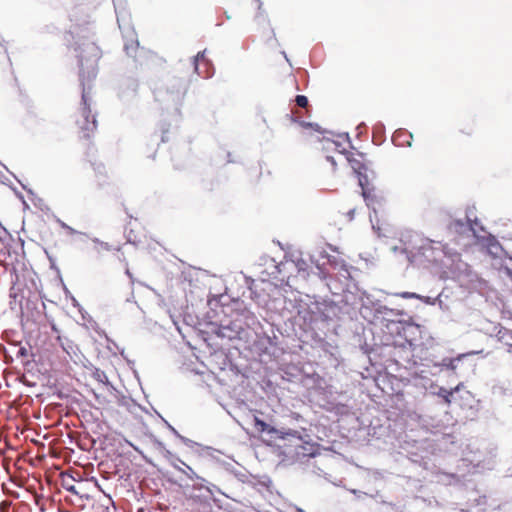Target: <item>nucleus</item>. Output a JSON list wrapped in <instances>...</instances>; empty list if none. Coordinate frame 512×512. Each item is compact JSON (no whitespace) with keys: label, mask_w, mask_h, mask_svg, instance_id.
<instances>
[{"label":"nucleus","mask_w":512,"mask_h":512,"mask_svg":"<svg viewBox=\"0 0 512 512\" xmlns=\"http://www.w3.org/2000/svg\"><path fill=\"white\" fill-rule=\"evenodd\" d=\"M448 227L450 230L454 229L455 231L460 232L465 228V224L461 220H453L450 222Z\"/></svg>","instance_id":"nucleus-5"},{"label":"nucleus","mask_w":512,"mask_h":512,"mask_svg":"<svg viewBox=\"0 0 512 512\" xmlns=\"http://www.w3.org/2000/svg\"><path fill=\"white\" fill-rule=\"evenodd\" d=\"M11 502L8 500L2 501L0 504V512H9Z\"/></svg>","instance_id":"nucleus-11"},{"label":"nucleus","mask_w":512,"mask_h":512,"mask_svg":"<svg viewBox=\"0 0 512 512\" xmlns=\"http://www.w3.org/2000/svg\"><path fill=\"white\" fill-rule=\"evenodd\" d=\"M460 133L470 136L472 134V129H461Z\"/></svg>","instance_id":"nucleus-15"},{"label":"nucleus","mask_w":512,"mask_h":512,"mask_svg":"<svg viewBox=\"0 0 512 512\" xmlns=\"http://www.w3.org/2000/svg\"><path fill=\"white\" fill-rule=\"evenodd\" d=\"M402 136H408L410 139L412 138L411 134H407L405 131H396L393 135V141L396 143V145H403L402 143H399L398 140Z\"/></svg>","instance_id":"nucleus-9"},{"label":"nucleus","mask_w":512,"mask_h":512,"mask_svg":"<svg viewBox=\"0 0 512 512\" xmlns=\"http://www.w3.org/2000/svg\"><path fill=\"white\" fill-rule=\"evenodd\" d=\"M347 160L353 169V171L360 177H366V172L368 170V162L366 160V156L362 152H354L350 153L347 157Z\"/></svg>","instance_id":"nucleus-2"},{"label":"nucleus","mask_w":512,"mask_h":512,"mask_svg":"<svg viewBox=\"0 0 512 512\" xmlns=\"http://www.w3.org/2000/svg\"><path fill=\"white\" fill-rule=\"evenodd\" d=\"M401 296H402L403 298H413V297H415L416 295H415L414 293L404 292V293H402V294H401Z\"/></svg>","instance_id":"nucleus-14"},{"label":"nucleus","mask_w":512,"mask_h":512,"mask_svg":"<svg viewBox=\"0 0 512 512\" xmlns=\"http://www.w3.org/2000/svg\"><path fill=\"white\" fill-rule=\"evenodd\" d=\"M295 102L299 107H302V108H306L308 106V99L304 95H297Z\"/></svg>","instance_id":"nucleus-7"},{"label":"nucleus","mask_w":512,"mask_h":512,"mask_svg":"<svg viewBox=\"0 0 512 512\" xmlns=\"http://www.w3.org/2000/svg\"><path fill=\"white\" fill-rule=\"evenodd\" d=\"M138 49V42H132L130 45H125L126 53L130 56H133V53H135Z\"/></svg>","instance_id":"nucleus-8"},{"label":"nucleus","mask_w":512,"mask_h":512,"mask_svg":"<svg viewBox=\"0 0 512 512\" xmlns=\"http://www.w3.org/2000/svg\"><path fill=\"white\" fill-rule=\"evenodd\" d=\"M254 427L256 430L260 433L267 432L269 434H275L281 439H285L287 436L295 437L297 436L298 432L296 430H287V431H281L278 430L270 425H268L263 420L259 419L258 417L254 416Z\"/></svg>","instance_id":"nucleus-3"},{"label":"nucleus","mask_w":512,"mask_h":512,"mask_svg":"<svg viewBox=\"0 0 512 512\" xmlns=\"http://www.w3.org/2000/svg\"><path fill=\"white\" fill-rule=\"evenodd\" d=\"M327 159L334 165L335 164V161L332 157H327Z\"/></svg>","instance_id":"nucleus-16"},{"label":"nucleus","mask_w":512,"mask_h":512,"mask_svg":"<svg viewBox=\"0 0 512 512\" xmlns=\"http://www.w3.org/2000/svg\"><path fill=\"white\" fill-rule=\"evenodd\" d=\"M76 475L77 478L69 472L61 473L62 486L72 494H78L74 482L79 481L81 478L79 473H76Z\"/></svg>","instance_id":"nucleus-4"},{"label":"nucleus","mask_w":512,"mask_h":512,"mask_svg":"<svg viewBox=\"0 0 512 512\" xmlns=\"http://www.w3.org/2000/svg\"><path fill=\"white\" fill-rule=\"evenodd\" d=\"M355 211H356V208H352L350 209L348 212H347V215H348V219L351 221L353 220L354 218V214H355Z\"/></svg>","instance_id":"nucleus-13"},{"label":"nucleus","mask_w":512,"mask_h":512,"mask_svg":"<svg viewBox=\"0 0 512 512\" xmlns=\"http://www.w3.org/2000/svg\"><path fill=\"white\" fill-rule=\"evenodd\" d=\"M506 336H510V338L512 339V332L509 331L508 329L499 330L498 337L500 340H503Z\"/></svg>","instance_id":"nucleus-10"},{"label":"nucleus","mask_w":512,"mask_h":512,"mask_svg":"<svg viewBox=\"0 0 512 512\" xmlns=\"http://www.w3.org/2000/svg\"><path fill=\"white\" fill-rule=\"evenodd\" d=\"M98 56L87 62L85 66L83 60H80V80L83 86L82 89V103L81 112L79 117L76 119V125L79 129V137L84 140H89L97 130V121L95 115L92 114L90 108V99L86 90V84H89L97 76L98 68Z\"/></svg>","instance_id":"nucleus-1"},{"label":"nucleus","mask_w":512,"mask_h":512,"mask_svg":"<svg viewBox=\"0 0 512 512\" xmlns=\"http://www.w3.org/2000/svg\"><path fill=\"white\" fill-rule=\"evenodd\" d=\"M506 344H508L509 346H512V343H510V342H506Z\"/></svg>","instance_id":"nucleus-17"},{"label":"nucleus","mask_w":512,"mask_h":512,"mask_svg":"<svg viewBox=\"0 0 512 512\" xmlns=\"http://www.w3.org/2000/svg\"><path fill=\"white\" fill-rule=\"evenodd\" d=\"M438 394H439L440 396H442V397H443V399H444V401H445V403H446V404H448V405H449V404L451 403L450 397H451V396H452V394H453V391H452V390H451V391H448V390H446V389H444V388H440V390H439V393H438Z\"/></svg>","instance_id":"nucleus-6"},{"label":"nucleus","mask_w":512,"mask_h":512,"mask_svg":"<svg viewBox=\"0 0 512 512\" xmlns=\"http://www.w3.org/2000/svg\"><path fill=\"white\" fill-rule=\"evenodd\" d=\"M301 126H303L305 128L310 127V128L315 129L316 131H319V126L317 124H312L309 122H301Z\"/></svg>","instance_id":"nucleus-12"}]
</instances>
